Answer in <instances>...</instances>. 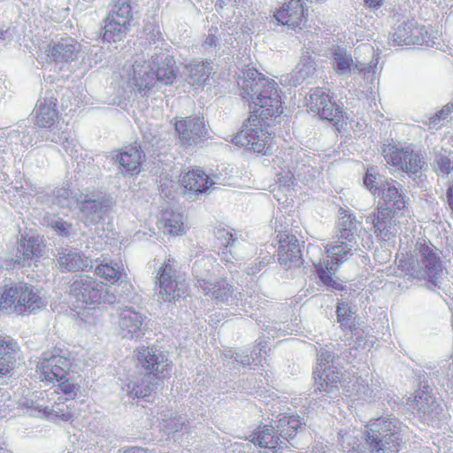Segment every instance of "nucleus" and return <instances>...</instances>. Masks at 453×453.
<instances>
[{
	"instance_id": "16",
	"label": "nucleus",
	"mask_w": 453,
	"mask_h": 453,
	"mask_svg": "<svg viewBox=\"0 0 453 453\" xmlns=\"http://www.w3.org/2000/svg\"><path fill=\"white\" fill-rule=\"evenodd\" d=\"M278 238L277 257L279 264L287 270L300 267L303 261V245L297 237L288 232H282Z\"/></svg>"
},
{
	"instance_id": "2",
	"label": "nucleus",
	"mask_w": 453,
	"mask_h": 453,
	"mask_svg": "<svg viewBox=\"0 0 453 453\" xmlns=\"http://www.w3.org/2000/svg\"><path fill=\"white\" fill-rule=\"evenodd\" d=\"M240 96L249 103L248 118L256 116L264 123H271L284 111L280 90L277 83L255 67L247 66L237 77Z\"/></svg>"
},
{
	"instance_id": "40",
	"label": "nucleus",
	"mask_w": 453,
	"mask_h": 453,
	"mask_svg": "<svg viewBox=\"0 0 453 453\" xmlns=\"http://www.w3.org/2000/svg\"><path fill=\"white\" fill-rule=\"evenodd\" d=\"M372 326H370L373 332L372 337L376 340L382 339L388 334V319L385 311H380L377 318H373Z\"/></svg>"
},
{
	"instance_id": "51",
	"label": "nucleus",
	"mask_w": 453,
	"mask_h": 453,
	"mask_svg": "<svg viewBox=\"0 0 453 453\" xmlns=\"http://www.w3.org/2000/svg\"><path fill=\"white\" fill-rule=\"evenodd\" d=\"M319 365L320 366L326 365V364H329L331 362H333L334 360V356L332 353L328 352V351H322L319 355Z\"/></svg>"
},
{
	"instance_id": "30",
	"label": "nucleus",
	"mask_w": 453,
	"mask_h": 453,
	"mask_svg": "<svg viewBox=\"0 0 453 453\" xmlns=\"http://www.w3.org/2000/svg\"><path fill=\"white\" fill-rule=\"evenodd\" d=\"M314 378L317 390L326 393L337 390L342 382V374L333 366L315 371Z\"/></svg>"
},
{
	"instance_id": "24",
	"label": "nucleus",
	"mask_w": 453,
	"mask_h": 453,
	"mask_svg": "<svg viewBox=\"0 0 453 453\" xmlns=\"http://www.w3.org/2000/svg\"><path fill=\"white\" fill-rule=\"evenodd\" d=\"M361 223L347 211L341 209L340 216L335 223V239L356 243L359 237Z\"/></svg>"
},
{
	"instance_id": "63",
	"label": "nucleus",
	"mask_w": 453,
	"mask_h": 453,
	"mask_svg": "<svg viewBox=\"0 0 453 453\" xmlns=\"http://www.w3.org/2000/svg\"><path fill=\"white\" fill-rule=\"evenodd\" d=\"M364 1H365V4H367V3H368V0H364Z\"/></svg>"
},
{
	"instance_id": "13",
	"label": "nucleus",
	"mask_w": 453,
	"mask_h": 453,
	"mask_svg": "<svg viewBox=\"0 0 453 453\" xmlns=\"http://www.w3.org/2000/svg\"><path fill=\"white\" fill-rule=\"evenodd\" d=\"M176 266V260L173 257H167L157 271L155 284L158 296L163 302H172L180 296V281Z\"/></svg>"
},
{
	"instance_id": "15",
	"label": "nucleus",
	"mask_w": 453,
	"mask_h": 453,
	"mask_svg": "<svg viewBox=\"0 0 453 453\" xmlns=\"http://www.w3.org/2000/svg\"><path fill=\"white\" fill-rule=\"evenodd\" d=\"M174 127L181 144L188 147L197 145L210 137L203 116L181 118L175 121Z\"/></svg>"
},
{
	"instance_id": "31",
	"label": "nucleus",
	"mask_w": 453,
	"mask_h": 453,
	"mask_svg": "<svg viewBox=\"0 0 453 453\" xmlns=\"http://www.w3.org/2000/svg\"><path fill=\"white\" fill-rule=\"evenodd\" d=\"M144 319L141 313L131 309H124L120 315L119 326L130 338L140 337L142 333Z\"/></svg>"
},
{
	"instance_id": "35",
	"label": "nucleus",
	"mask_w": 453,
	"mask_h": 453,
	"mask_svg": "<svg viewBox=\"0 0 453 453\" xmlns=\"http://www.w3.org/2000/svg\"><path fill=\"white\" fill-rule=\"evenodd\" d=\"M106 17L131 27L134 20V15L130 1H115Z\"/></svg>"
},
{
	"instance_id": "7",
	"label": "nucleus",
	"mask_w": 453,
	"mask_h": 453,
	"mask_svg": "<svg viewBox=\"0 0 453 453\" xmlns=\"http://www.w3.org/2000/svg\"><path fill=\"white\" fill-rule=\"evenodd\" d=\"M108 291L102 282L88 275L75 277L70 283L67 295L76 310H96L106 303Z\"/></svg>"
},
{
	"instance_id": "50",
	"label": "nucleus",
	"mask_w": 453,
	"mask_h": 453,
	"mask_svg": "<svg viewBox=\"0 0 453 453\" xmlns=\"http://www.w3.org/2000/svg\"><path fill=\"white\" fill-rule=\"evenodd\" d=\"M399 267L402 269V271L405 272L406 273H409L411 275L415 274V268L412 265V264L408 260L400 259Z\"/></svg>"
},
{
	"instance_id": "54",
	"label": "nucleus",
	"mask_w": 453,
	"mask_h": 453,
	"mask_svg": "<svg viewBox=\"0 0 453 453\" xmlns=\"http://www.w3.org/2000/svg\"><path fill=\"white\" fill-rule=\"evenodd\" d=\"M216 42L217 37L214 35H209L205 40V43H207L210 46L216 44Z\"/></svg>"
},
{
	"instance_id": "44",
	"label": "nucleus",
	"mask_w": 453,
	"mask_h": 453,
	"mask_svg": "<svg viewBox=\"0 0 453 453\" xmlns=\"http://www.w3.org/2000/svg\"><path fill=\"white\" fill-rule=\"evenodd\" d=\"M215 236L219 242V244L225 248L232 246L235 242L233 234L225 228H218L215 231Z\"/></svg>"
},
{
	"instance_id": "49",
	"label": "nucleus",
	"mask_w": 453,
	"mask_h": 453,
	"mask_svg": "<svg viewBox=\"0 0 453 453\" xmlns=\"http://www.w3.org/2000/svg\"><path fill=\"white\" fill-rule=\"evenodd\" d=\"M376 51L377 52H376V54L373 55L372 59L370 61V65H369L370 73H372V75H374L377 73L378 69L380 71L382 70V64L380 65V67L378 66L379 61H380V49L378 46H377ZM380 73V72H379V74Z\"/></svg>"
},
{
	"instance_id": "62",
	"label": "nucleus",
	"mask_w": 453,
	"mask_h": 453,
	"mask_svg": "<svg viewBox=\"0 0 453 453\" xmlns=\"http://www.w3.org/2000/svg\"><path fill=\"white\" fill-rule=\"evenodd\" d=\"M370 347H373V342L370 340Z\"/></svg>"
},
{
	"instance_id": "41",
	"label": "nucleus",
	"mask_w": 453,
	"mask_h": 453,
	"mask_svg": "<svg viewBox=\"0 0 453 453\" xmlns=\"http://www.w3.org/2000/svg\"><path fill=\"white\" fill-rule=\"evenodd\" d=\"M297 73L303 79L314 73L316 70L315 61L310 57H302L297 65Z\"/></svg>"
},
{
	"instance_id": "32",
	"label": "nucleus",
	"mask_w": 453,
	"mask_h": 453,
	"mask_svg": "<svg viewBox=\"0 0 453 453\" xmlns=\"http://www.w3.org/2000/svg\"><path fill=\"white\" fill-rule=\"evenodd\" d=\"M58 119L56 103L44 100L35 111V125L41 128H51Z\"/></svg>"
},
{
	"instance_id": "11",
	"label": "nucleus",
	"mask_w": 453,
	"mask_h": 453,
	"mask_svg": "<svg viewBox=\"0 0 453 453\" xmlns=\"http://www.w3.org/2000/svg\"><path fill=\"white\" fill-rule=\"evenodd\" d=\"M352 250L353 243L337 239L326 245L325 250L329 260L315 265L318 275L326 286L336 290L343 289V287L333 279L331 271L345 262L352 255Z\"/></svg>"
},
{
	"instance_id": "38",
	"label": "nucleus",
	"mask_w": 453,
	"mask_h": 453,
	"mask_svg": "<svg viewBox=\"0 0 453 453\" xmlns=\"http://www.w3.org/2000/svg\"><path fill=\"white\" fill-rule=\"evenodd\" d=\"M123 273L124 270L121 266H115L108 262L100 263L95 268V274L110 285L119 282Z\"/></svg>"
},
{
	"instance_id": "17",
	"label": "nucleus",
	"mask_w": 453,
	"mask_h": 453,
	"mask_svg": "<svg viewBox=\"0 0 453 453\" xmlns=\"http://www.w3.org/2000/svg\"><path fill=\"white\" fill-rule=\"evenodd\" d=\"M128 83L132 90L142 97L150 94L157 85V79L150 60L134 61L129 73Z\"/></svg>"
},
{
	"instance_id": "34",
	"label": "nucleus",
	"mask_w": 453,
	"mask_h": 453,
	"mask_svg": "<svg viewBox=\"0 0 453 453\" xmlns=\"http://www.w3.org/2000/svg\"><path fill=\"white\" fill-rule=\"evenodd\" d=\"M186 68L188 72L187 81L193 87L203 85L212 72L211 64L205 61L189 64Z\"/></svg>"
},
{
	"instance_id": "10",
	"label": "nucleus",
	"mask_w": 453,
	"mask_h": 453,
	"mask_svg": "<svg viewBox=\"0 0 453 453\" xmlns=\"http://www.w3.org/2000/svg\"><path fill=\"white\" fill-rule=\"evenodd\" d=\"M135 366L153 380L170 378L173 363L156 347H138L134 351Z\"/></svg>"
},
{
	"instance_id": "3",
	"label": "nucleus",
	"mask_w": 453,
	"mask_h": 453,
	"mask_svg": "<svg viewBox=\"0 0 453 453\" xmlns=\"http://www.w3.org/2000/svg\"><path fill=\"white\" fill-rule=\"evenodd\" d=\"M400 184L370 167V194L377 201V211L373 213L372 225L375 235L388 241L393 235L394 214L405 207V201L399 191Z\"/></svg>"
},
{
	"instance_id": "29",
	"label": "nucleus",
	"mask_w": 453,
	"mask_h": 453,
	"mask_svg": "<svg viewBox=\"0 0 453 453\" xmlns=\"http://www.w3.org/2000/svg\"><path fill=\"white\" fill-rule=\"evenodd\" d=\"M44 244L39 236H22L18 242L17 263L39 257L43 253Z\"/></svg>"
},
{
	"instance_id": "42",
	"label": "nucleus",
	"mask_w": 453,
	"mask_h": 453,
	"mask_svg": "<svg viewBox=\"0 0 453 453\" xmlns=\"http://www.w3.org/2000/svg\"><path fill=\"white\" fill-rule=\"evenodd\" d=\"M335 67L338 71L344 73L350 68L352 59L346 51L339 50L334 52Z\"/></svg>"
},
{
	"instance_id": "52",
	"label": "nucleus",
	"mask_w": 453,
	"mask_h": 453,
	"mask_svg": "<svg viewBox=\"0 0 453 453\" xmlns=\"http://www.w3.org/2000/svg\"><path fill=\"white\" fill-rule=\"evenodd\" d=\"M447 203L453 211V185L449 186L446 192Z\"/></svg>"
},
{
	"instance_id": "28",
	"label": "nucleus",
	"mask_w": 453,
	"mask_h": 453,
	"mask_svg": "<svg viewBox=\"0 0 453 453\" xmlns=\"http://www.w3.org/2000/svg\"><path fill=\"white\" fill-rule=\"evenodd\" d=\"M58 263L63 273L89 271L92 269L90 261L80 253L65 250L59 252Z\"/></svg>"
},
{
	"instance_id": "36",
	"label": "nucleus",
	"mask_w": 453,
	"mask_h": 453,
	"mask_svg": "<svg viewBox=\"0 0 453 453\" xmlns=\"http://www.w3.org/2000/svg\"><path fill=\"white\" fill-rule=\"evenodd\" d=\"M160 227L170 235H181L184 233L181 214L173 211H165L160 219Z\"/></svg>"
},
{
	"instance_id": "8",
	"label": "nucleus",
	"mask_w": 453,
	"mask_h": 453,
	"mask_svg": "<svg viewBox=\"0 0 453 453\" xmlns=\"http://www.w3.org/2000/svg\"><path fill=\"white\" fill-rule=\"evenodd\" d=\"M397 419H370V453H398L403 438Z\"/></svg>"
},
{
	"instance_id": "4",
	"label": "nucleus",
	"mask_w": 453,
	"mask_h": 453,
	"mask_svg": "<svg viewBox=\"0 0 453 453\" xmlns=\"http://www.w3.org/2000/svg\"><path fill=\"white\" fill-rule=\"evenodd\" d=\"M247 118L240 130L234 135L232 142L248 152L268 156L273 154L276 146V137L269 129L271 123H264L255 119Z\"/></svg>"
},
{
	"instance_id": "48",
	"label": "nucleus",
	"mask_w": 453,
	"mask_h": 453,
	"mask_svg": "<svg viewBox=\"0 0 453 453\" xmlns=\"http://www.w3.org/2000/svg\"><path fill=\"white\" fill-rule=\"evenodd\" d=\"M52 227L58 234L61 235H67L69 234V229L71 228V224L59 219L52 224Z\"/></svg>"
},
{
	"instance_id": "47",
	"label": "nucleus",
	"mask_w": 453,
	"mask_h": 453,
	"mask_svg": "<svg viewBox=\"0 0 453 453\" xmlns=\"http://www.w3.org/2000/svg\"><path fill=\"white\" fill-rule=\"evenodd\" d=\"M374 398L382 399L386 396H388V394L382 391L381 382L379 380H376L375 383L372 384V388H370V396Z\"/></svg>"
},
{
	"instance_id": "6",
	"label": "nucleus",
	"mask_w": 453,
	"mask_h": 453,
	"mask_svg": "<svg viewBox=\"0 0 453 453\" xmlns=\"http://www.w3.org/2000/svg\"><path fill=\"white\" fill-rule=\"evenodd\" d=\"M305 106L309 112L330 122L338 133L347 130L349 118L343 106L338 104L334 96L323 88L311 89L305 98Z\"/></svg>"
},
{
	"instance_id": "23",
	"label": "nucleus",
	"mask_w": 453,
	"mask_h": 453,
	"mask_svg": "<svg viewBox=\"0 0 453 453\" xmlns=\"http://www.w3.org/2000/svg\"><path fill=\"white\" fill-rule=\"evenodd\" d=\"M197 287L202 288L204 295L211 298L216 303H228L230 300L236 299L234 288L225 279L211 282L202 279L197 280Z\"/></svg>"
},
{
	"instance_id": "19",
	"label": "nucleus",
	"mask_w": 453,
	"mask_h": 453,
	"mask_svg": "<svg viewBox=\"0 0 453 453\" xmlns=\"http://www.w3.org/2000/svg\"><path fill=\"white\" fill-rule=\"evenodd\" d=\"M114 158L119 163V168L122 173L136 175L140 173L146 161V154L140 143L134 142L118 150Z\"/></svg>"
},
{
	"instance_id": "58",
	"label": "nucleus",
	"mask_w": 453,
	"mask_h": 453,
	"mask_svg": "<svg viewBox=\"0 0 453 453\" xmlns=\"http://www.w3.org/2000/svg\"><path fill=\"white\" fill-rule=\"evenodd\" d=\"M363 180H364V184L367 186L368 182H369V180H368V171L365 173Z\"/></svg>"
},
{
	"instance_id": "53",
	"label": "nucleus",
	"mask_w": 453,
	"mask_h": 453,
	"mask_svg": "<svg viewBox=\"0 0 453 453\" xmlns=\"http://www.w3.org/2000/svg\"><path fill=\"white\" fill-rule=\"evenodd\" d=\"M384 0H370V11H377L383 4Z\"/></svg>"
},
{
	"instance_id": "22",
	"label": "nucleus",
	"mask_w": 453,
	"mask_h": 453,
	"mask_svg": "<svg viewBox=\"0 0 453 453\" xmlns=\"http://www.w3.org/2000/svg\"><path fill=\"white\" fill-rule=\"evenodd\" d=\"M149 60L151 65H153V73L157 79V83L160 82L165 85H172L176 81L178 68L173 56L155 54Z\"/></svg>"
},
{
	"instance_id": "25",
	"label": "nucleus",
	"mask_w": 453,
	"mask_h": 453,
	"mask_svg": "<svg viewBox=\"0 0 453 453\" xmlns=\"http://www.w3.org/2000/svg\"><path fill=\"white\" fill-rule=\"evenodd\" d=\"M420 263L424 269V277L434 287L439 286V277L442 273V265L437 254L424 244L419 250Z\"/></svg>"
},
{
	"instance_id": "33",
	"label": "nucleus",
	"mask_w": 453,
	"mask_h": 453,
	"mask_svg": "<svg viewBox=\"0 0 453 453\" xmlns=\"http://www.w3.org/2000/svg\"><path fill=\"white\" fill-rule=\"evenodd\" d=\"M104 23L101 37L104 42L109 43L121 41L126 37L131 28L120 22H116L114 19H110L107 17L104 19Z\"/></svg>"
},
{
	"instance_id": "9",
	"label": "nucleus",
	"mask_w": 453,
	"mask_h": 453,
	"mask_svg": "<svg viewBox=\"0 0 453 453\" xmlns=\"http://www.w3.org/2000/svg\"><path fill=\"white\" fill-rule=\"evenodd\" d=\"M418 380L419 388L416 390L413 399L411 397L407 399L406 404L424 422H436L442 413V406L432 393V388L426 380V374L419 375Z\"/></svg>"
},
{
	"instance_id": "45",
	"label": "nucleus",
	"mask_w": 453,
	"mask_h": 453,
	"mask_svg": "<svg viewBox=\"0 0 453 453\" xmlns=\"http://www.w3.org/2000/svg\"><path fill=\"white\" fill-rule=\"evenodd\" d=\"M150 383H134L130 389V395L137 398L145 397L150 394Z\"/></svg>"
},
{
	"instance_id": "20",
	"label": "nucleus",
	"mask_w": 453,
	"mask_h": 453,
	"mask_svg": "<svg viewBox=\"0 0 453 453\" xmlns=\"http://www.w3.org/2000/svg\"><path fill=\"white\" fill-rule=\"evenodd\" d=\"M179 182L185 193L193 196L207 192L214 184L211 177L200 167H193L183 171L180 174Z\"/></svg>"
},
{
	"instance_id": "21",
	"label": "nucleus",
	"mask_w": 453,
	"mask_h": 453,
	"mask_svg": "<svg viewBox=\"0 0 453 453\" xmlns=\"http://www.w3.org/2000/svg\"><path fill=\"white\" fill-rule=\"evenodd\" d=\"M81 45L73 37L61 38L58 42H51L48 48V56L55 62L69 63L77 60Z\"/></svg>"
},
{
	"instance_id": "1",
	"label": "nucleus",
	"mask_w": 453,
	"mask_h": 453,
	"mask_svg": "<svg viewBox=\"0 0 453 453\" xmlns=\"http://www.w3.org/2000/svg\"><path fill=\"white\" fill-rule=\"evenodd\" d=\"M71 358L63 355L61 351L43 352L36 362L35 373L41 382L44 384L58 383L54 389L57 400L50 409L44 407L40 411L46 415H52L62 421H69L73 412L70 406L60 408L59 405L71 400H74L80 394L81 385L72 378H68L72 369Z\"/></svg>"
},
{
	"instance_id": "26",
	"label": "nucleus",
	"mask_w": 453,
	"mask_h": 453,
	"mask_svg": "<svg viewBox=\"0 0 453 453\" xmlns=\"http://www.w3.org/2000/svg\"><path fill=\"white\" fill-rule=\"evenodd\" d=\"M250 441L261 448L278 450L283 449L285 443L275 434L274 428L271 425H264L257 427L250 434Z\"/></svg>"
},
{
	"instance_id": "59",
	"label": "nucleus",
	"mask_w": 453,
	"mask_h": 453,
	"mask_svg": "<svg viewBox=\"0 0 453 453\" xmlns=\"http://www.w3.org/2000/svg\"><path fill=\"white\" fill-rule=\"evenodd\" d=\"M157 31V40H163V37H162V35L158 29V27L156 29Z\"/></svg>"
},
{
	"instance_id": "55",
	"label": "nucleus",
	"mask_w": 453,
	"mask_h": 453,
	"mask_svg": "<svg viewBox=\"0 0 453 453\" xmlns=\"http://www.w3.org/2000/svg\"><path fill=\"white\" fill-rule=\"evenodd\" d=\"M124 453H145V450L142 448H130L125 450Z\"/></svg>"
},
{
	"instance_id": "46",
	"label": "nucleus",
	"mask_w": 453,
	"mask_h": 453,
	"mask_svg": "<svg viewBox=\"0 0 453 453\" xmlns=\"http://www.w3.org/2000/svg\"><path fill=\"white\" fill-rule=\"evenodd\" d=\"M453 112V103H448L432 118L433 121L446 119Z\"/></svg>"
},
{
	"instance_id": "12",
	"label": "nucleus",
	"mask_w": 453,
	"mask_h": 453,
	"mask_svg": "<svg viewBox=\"0 0 453 453\" xmlns=\"http://www.w3.org/2000/svg\"><path fill=\"white\" fill-rule=\"evenodd\" d=\"M381 153L388 164L400 168L408 174H416L426 166V152L414 150L411 146L398 148L383 144Z\"/></svg>"
},
{
	"instance_id": "39",
	"label": "nucleus",
	"mask_w": 453,
	"mask_h": 453,
	"mask_svg": "<svg viewBox=\"0 0 453 453\" xmlns=\"http://www.w3.org/2000/svg\"><path fill=\"white\" fill-rule=\"evenodd\" d=\"M336 314L337 320L343 330L353 331L357 328L359 323L357 316L345 303H338Z\"/></svg>"
},
{
	"instance_id": "5",
	"label": "nucleus",
	"mask_w": 453,
	"mask_h": 453,
	"mask_svg": "<svg viewBox=\"0 0 453 453\" xmlns=\"http://www.w3.org/2000/svg\"><path fill=\"white\" fill-rule=\"evenodd\" d=\"M45 305L40 292L34 286L23 282L5 284L0 295V309L13 310L19 315L31 313Z\"/></svg>"
},
{
	"instance_id": "61",
	"label": "nucleus",
	"mask_w": 453,
	"mask_h": 453,
	"mask_svg": "<svg viewBox=\"0 0 453 453\" xmlns=\"http://www.w3.org/2000/svg\"><path fill=\"white\" fill-rule=\"evenodd\" d=\"M219 4V5H220V8H222L223 4H224V1H222V0H219V1L216 3V6H218V4Z\"/></svg>"
},
{
	"instance_id": "56",
	"label": "nucleus",
	"mask_w": 453,
	"mask_h": 453,
	"mask_svg": "<svg viewBox=\"0 0 453 453\" xmlns=\"http://www.w3.org/2000/svg\"><path fill=\"white\" fill-rule=\"evenodd\" d=\"M288 181L289 182V185H293L294 183V174L290 171L288 173Z\"/></svg>"
},
{
	"instance_id": "43",
	"label": "nucleus",
	"mask_w": 453,
	"mask_h": 453,
	"mask_svg": "<svg viewBox=\"0 0 453 453\" xmlns=\"http://www.w3.org/2000/svg\"><path fill=\"white\" fill-rule=\"evenodd\" d=\"M434 163L442 174L448 175L453 171V161L442 153L435 155Z\"/></svg>"
},
{
	"instance_id": "37",
	"label": "nucleus",
	"mask_w": 453,
	"mask_h": 453,
	"mask_svg": "<svg viewBox=\"0 0 453 453\" xmlns=\"http://www.w3.org/2000/svg\"><path fill=\"white\" fill-rule=\"evenodd\" d=\"M302 420L297 415H284L279 418L277 429L286 441L293 439L302 427Z\"/></svg>"
},
{
	"instance_id": "60",
	"label": "nucleus",
	"mask_w": 453,
	"mask_h": 453,
	"mask_svg": "<svg viewBox=\"0 0 453 453\" xmlns=\"http://www.w3.org/2000/svg\"><path fill=\"white\" fill-rule=\"evenodd\" d=\"M278 181H279V183H280V184H282V183H283L284 185H286V181L283 180V177H281V176H279V177H278Z\"/></svg>"
},
{
	"instance_id": "27",
	"label": "nucleus",
	"mask_w": 453,
	"mask_h": 453,
	"mask_svg": "<svg viewBox=\"0 0 453 453\" xmlns=\"http://www.w3.org/2000/svg\"><path fill=\"white\" fill-rule=\"evenodd\" d=\"M18 350L16 342L0 336V376L7 375L13 371Z\"/></svg>"
},
{
	"instance_id": "57",
	"label": "nucleus",
	"mask_w": 453,
	"mask_h": 453,
	"mask_svg": "<svg viewBox=\"0 0 453 453\" xmlns=\"http://www.w3.org/2000/svg\"><path fill=\"white\" fill-rule=\"evenodd\" d=\"M376 100V92L372 91V88H370V102Z\"/></svg>"
},
{
	"instance_id": "18",
	"label": "nucleus",
	"mask_w": 453,
	"mask_h": 453,
	"mask_svg": "<svg viewBox=\"0 0 453 453\" xmlns=\"http://www.w3.org/2000/svg\"><path fill=\"white\" fill-rule=\"evenodd\" d=\"M308 7L302 0H288L274 12L275 19L293 30H302L308 21Z\"/></svg>"
},
{
	"instance_id": "14",
	"label": "nucleus",
	"mask_w": 453,
	"mask_h": 453,
	"mask_svg": "<svg viewBox=\"0 0 453 453\" xmlns=\"http://www.w3.org/2000/svg\"><path fill=\"white\" fill-rule=\"evenodd\" d=\"M395 45H426L433 47L434 41L424 25H419L414 19L403 21L392 35Z\"/></svg>"
}]
</instances>
